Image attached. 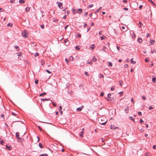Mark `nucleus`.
I'll return each instance as SVG.
<instances>
[{"label":"nucleus","mask_w":156,"mask_h":156,"mask_svg":"<svg viewBox=\"0 0 156 156\" xmlns=\"http://www.w3.org/2000/svg\"><path fill=\"white\" fill-rule=\"evenodd\" d=\"M99 122L102 125H105L107 121L106 120V118L104 117H99L98 119Z\"/></svg>","instance_id":"nucleus-1"},{"label":"nucleus","mask_w":156,"mask_h":156,"mask_svg":"<svg viewBox=\"0 0 156 156\" xmlns=\"http://www.w3.org/2000/svg\"><path fill=\"white\" fill-rule=\"evenodd\" d=\"M22 35L23 37H28L29 34L26 32V30H24L22 33Z\"/></svg>","instance_id":"nucleus-2"},{"label":"nucleus","mask_w":156,"mask_h":156,"mask_svg":"<svg viewBox=\"0 0 156 156\" xmlns=\"http://www.w3.org/2000/svg\"><path fill=\"white\" fill-rule=\"evenodd\" d=\"M129 106L128 105L127 106L126 108L124 110L126 114H127L128 113V111L129 110Z\"/></svg>","instance_id":"nucleus-3"},{"label":"nucleus","mask_w":156,"mask_h":156,"mask_svg":"<svg viewBox=\"0 0 156 156\" xmlns=\"http://www.w3.org/2000/svg\"><path fill=\"white\" fill-rule=\"evenodd\" d=\"M82 11L83 10L81 9H79L78 10H76V12L78 14H80L82 12Z\"/></svg>","instance_id":"nucleus-4"},{"label":"nucleus","mask_w":156,"mask_h":156,"mask_svg":"<svg viewBox=\"0 0 156 156\" xmlns=\"http://www.w3.org/2000/svg\"><path fill=\"white\" fill-rule=\"evenodd\" d=\"M83 107V106H81L80 107L77 108L76 109V111L78 112H80L81 111L82 109V108Z\"/></svg>","instance_id":"nucleus-5"},{"label":"nucleus","mask_w":156,"mask_h":156,"mask_svg":"<svg viewBox=\"0 0 156 156\" xmlns=\"http://www.w3.org/2000/svg\"><path fill=\"white\" fill-rule=\"evenodd\" d=\"M108 49L105 46H104L102 48V51H103L107 52Z\"/></svg>","instance_id":"nucleus-6"},{"label":"nucleus","mask_w":156,"mask_h":156,"mask_svg":"<svg viewBox=\"0 0 156 156\" xmlns=\"http://www.w3.org/2000/svg\"><path fill=\"white\" fill-rule=\"evenodd\" d=\"M16 137L18 139H20V137H19V133L16 132Z\"/></svg>","instance_id":"nucleus-7"},{"label":"nucleus","mask_w":156,"mask_h":156,"mask_svg":"<svg viewBox=\"0 0 156 156\" xmlns=\"http://www.w3.org/2000/svg\"><path fill=\"white\" fill-rule=\"evenodd\" d=\"M72 10L73 11V13L74 14H75L76 13H77L76 12V10H77V9H74L73 8L72 9Z\"/></svg>","instance_id":"nucleus-8"},{"label":"nucleus","mask_w":156,"mask_h":156,"mask_svg":"<svg viewBox=\"0 0 156 156\" xmlns=\"http://www.w3.org/2000/svg\"><path fill=\"white\" fill-rule=\"evenodd\" d=\"M62 5V4L61 2H58V6L60 8L62 9L61 7V6Z\"/></svg>","instance_id":"nucleus-9"},{"label":"nucleus","mask_w":156,"mask_h":156,"mask_svg":"<svg viewBox=\"0 0 156 156\" xmlns=\"http://www.w3.org/2000/svg\"><path fill=\"white\" fill-rule=\"evenodd\" d=\"M131 63L132 64H135L136 63V62L133 61V58H132L131 59Z\"/></svg>","instance_id":"nucleus-10"},{"label":"nucleus","mask_w":156,"mask_h":156,"mask_svg":"<svg viewBox=\"0 0 156 156\" xmlns=\"http://www.w3.org/2000/svg\"><path fill=\"white\" fill-rule=\"evenodd\" d=\"M143 41L141 38H138V42L139 43H141Z\"/></svg>","instance_id":"nucleus-11"},{"label":"nucleus","mask_w":156,"mask_h":156,"mask_svg":"<svg viewBox=\"0 0 156 156\" xmlns=\"http://www.w3.org/2000/svg\"><path fill=\"white\" fill-rule=\"evenodd\" d=\"M102 7H100L99 9H97L96 11V12L98 13L99 12V11L101 9Z\"/></svg>","instance_id":"nucleus-12"},{"label":"nucleus","mask_w":156,"mask_h":156,"mask_svg":"<svg viewBox=\"0 0 156 156\" xmlns=\"http://www.w3.org/2000/svg\"><path fill=\"white\" fill-rule=\"evenodd\" d=\"M156 81V78L155 77L152 78V81L154 83H155Z\"/></svg>","instance_id":"nucleus-13"},{"label":"nucleus","mask_w":156,"mask_h":156,"mask_svg":"<svg viewBox=\"0 0 156 156\" xmlns=\"http://www.w3.org/2000/svg\"><path fill=\"white\" fill-rule=\"evenodd\" d=\"M4 143V142L2 140H0V144H2V145H3V143Z\"/></svg>","instance_id":"nucleus-14"},{"label":"nucleus","mask_w":156,"mask_h":156,"mask_svg":"<svg viewBox=\"0 0 156 156\" xmlns=\"http://www.w3.org/2000/svg\"><path fill=\"white\" fill-rule=\"evenodd\" d=\"M19 2L20 3H24L25 1L23 0H20L19 1Z\"/></svg>","instance_id":"nucleus-15"},{"label":"nucleus","mask_w":156,"mask_h":156,"mask_svg":"<svg viewBox=\"0 0 156 156\" xmlns=\"http://www.w3.org/2000/svg\"><path fill=\"white\" fill-rule=\"evenodd\" d=\"M6 147L9 150H11L12 149V147H11V146H8L7 145H6Z\"/></svg>","instance_id":"nucleus-16"},{"label":"nucleus","mask_w":156,"mask_h":156,"mask_svg":"<svg viewBox=\"0 0 156 156\" xmlns=\"http://www.w3.org/2000/svg\"><path fill=\"white\" fill-rule=\"evenodd\" d=\"M154 41L151 40H150V43L151 44H153L154 43Z\"/></svg>","instance_id":"nucleus-17"},{"label":"nucleus","mask_w":156,"mask_h":156,"mask_svg":"<svg viewBox=\"0 0 156 156\" xmlns=\"http://www.w3.org/2000/svg\"><path fill=\"white\" fill-rule=\"evenodd\" d=\"M105 38L106 37L105 36H102L101 37V40L105 39Z\"/></svg>","instance_id":"nucleus-18"},{"label":"nucleus","mask_w":156,"mask_h":156,"mask_svg":"<svg viewBox=\"0 0 156 156\" xmlns=\"http://www.w3.org/2000/svg\"><path fill=\"white\" fill-rule=\"evenodd\" d=\"M46 93L45 92H44L42 94H41L40 95V96H44V95H46Z\"/></svg>","instance_id":"nucleus-19"},{"label":"nucleus","mask_w":156,"mask_h":156,"mask_svg":"<svg viewBox=\"0 0 156 156\" xmlns=\"http://www.w3.org/2000/svg\"><path fill=\"white\" fill-rule=\"evenodd\" d=\"M39 147L41 148H42L43 147V146L42 145V144H41L40 143H39Z\"/></svg>","instance_id":"nucleus-20"},{"label":"nucleus","mask_w":156,"mask_h":156,"mask_svg":"<svg viewBox=\"0 0 156 156\" xmlns=\"http://www.w3.org/2000/svg\"><path fill=\"white\" fill-rule=\"evenodd\" d=\"M39 156H48V155L46 154H41L39 155Z\"/></svg>","instance_id":"nucleus-21"},{"label":"nucleus","mask_w":156,"mask_h":156,"mask_svg":"<svg viewBox=\"0 0 156 156\" xmlns=\"http://www.w3.org/2000/svg\"><path fill=\"white\" fill-rule=\"evenodd\" d=\"M12 23H9L7 24V27H11L12 26Z\"/></svg>","instance_id":"nucleus-22"},{"label":"nucleus","mask_w":156,"mask_h":156,"mask_svg":"<svg viewBox=\"0 0 156 156\" xmlns=\"http://www.w3.org/2000/svg\"><path fill=\"white\" fill-rule=\"evenodd\" d=\"M76 49L77 50H79L80 48V46H76Z\"/></svg>","instance_id":"nucleus-23"},{"label":"nucleus","mask_w":156,"mask_h":156,"mask_svg":"<svg viewBox=\"0 0 156 156\" xmlns=\"http://www.w3.org/2000/svg\"><path fill=\"white\" fill-rule=\"evenodd\" d=\"M41 100L42 101H49V100H50V99H46V98H45V99H41Z\"/></svg>","instance_id":"nucleus-24"},{"label":"nucleus","mask_w":156,"mask_h":156,"mask_svg":"<svg viewBox=\"0 0 156 156\" xmlns=\"http://www.w3.org/2000/svg\"><path fill=\"white\" fill-rule=\"evenodd\" d=\"M108 63H109V66H110V67L112 66V63L111 62H109Z\"/></svg>","instance_id":"nucleus-25"},{"label":"nucleus","mask_w":156,"mask_h":156,"mask_svg":"<svg viewBox=\"0 0 156 156\" xmlns=\"http://www.w3.org/2000/svg\"><path fill=\"white\" fill-rule=\"evenodd\" d=\"M119 83L120 85L121 86H122V81L121 80H120L119 81Z\"/></svg>","instance_id":"nucleus-26"},{"label":"nucleus","mask_w":156,"mask_h":156,"mask_svg":"<svg viewBox=\"0 0 156 156\" xmlns=\"http://www.w3.org/2000/svg\"><path fill=\"white\" fill-rule=\"evenodd\" d=\"M140 24V26H139V27H141V26L143 25V24L141 22H139V25Z\"/></svg>","instance_id":"nucleus-27"},{"label":"nucleus","mask_w":156,"mask_h":156,"mask_svg":"<svg viewBox=\"0 0 156 156\" xmlns=\"http://www.w3.org/2000/svg\"><path fill=\"white\" fill-rule=\"evenodd\" d=\"M30 10V8L29 7H27L26 8V10L27 11V12H28Z\"/></svg>","instance_id":"nucleus-28"},{"label":"nucleus","mask_w":156,"mask_h":156,"mask_svg":"<svg viewBox=\"0 0 156 156\" xmlns=\"http://www.w3.org/2000/svg\"><path fill=\"white\" fill-rule=\"evenodd\" d=\"M69 60L73 61V57L72 56H70L69 57Z\"/></svg>","instance_id":"nucleus-29"},{"label":"nucleus","mask_w":156,"mask_h":156,"mask_svg":"<svg viewBox=\"0 0 156 156\" xmlns=\"http://www.w3.org/2000/svg\"><path fill=\"white\" fill-rule=\"evenodd\" d=\"M105 140V139L103 138H101L100 139V140L102 142H104Z\"/></svg>","instance_id":"nucleus-30"},{"label":"nucleus","mask_w":156,"mask_h":156,"mask_svg":"<svg viewBox=\"0 0 156 156\" xmlns=\"http://www.w3.org/2000/svg\"><path fill=\"white\" fill-rule=\"evenodd\" d=\"M99 77L100 78H103L104 77V76L102 74H100L99 75Z\"/></svg>","instance_id":"nucleus-31"},{"label":"nucleus","mask_w":156,"mask_h":156,"mask_svg":"<svg viewBox=\"0 0 156 156\" xmlns=\"http://www.w3.org/2000/svg\"><path fill=\"white\" fill-rule=\"evenodd\" d=\"M104 95V93L103 91H102L100 94V96L102 97Z\"/></svg>","instance_id":"nucleus-32"},{"label":"nucleus","mask_w":156,"mask_h":156,"mask_svg":"<svg viewBox=\"0 0 156 156\" xmlns=\"http://www.w3.org/2000/svg\"><path fill=\"white\" fill-rule=\"evenodd\" d=\"M129 117L130 118V119L132 120L133 121H135V119L134 118H133V117H132V116H130Z\"/></svg>","instance_id":"nucleus-33"},{"label":"nucleus","mask_w":156,"mask_h":156,"mask_svg":"<svg viewBox=\"0 0 156 156\" xmlns=\"http://www.w3.org/2000/svg\"><path fill=\"white\" fill-rule=\"evenodd\" d=\"M14 48H15V49H17V50H18V49L19 48V47H18V46H16V45H15V46H14Z\"/></svg>","instance_id":"nucleus-34"},{"label":"nucleus","mask_w":156,"mask_h":156,"mask_svg":"<svg viewBox=\"0 0 156 156\" xmlns=\"http://www.w3.org/2000/svg\"><path fill=\"white\" fill-rule=\"evenodd\" d=\"M52 104H53V106H56V103H55L54 102H52Z\"/></svg>","instance_id":"nucleus-35"},{"label":"nucleus","mask_w":156,"mask_h":156,"mask_svg":"<svg viewBox=\"0 0 156 156\" xmlns=\"http://www.w3.org/2000/svg\"><path fill=\"white\" fill-rule=\"evenodd\" d=\"M138 115L140 116H141L142 113H141V112H138Z\"/></svg>","instance_id":"nucleus-36"},{"label":"nucleus","mask_w":156,"mask_h":156,"mask_svg":"<svg viewBox=\"0 0 156 156\" xmlns=\"http://www.w3.org/2000/svg\"><path fill=\"white\" fill-rule=\"evenodd\" d=\"M93 6V5L92 4L88 6V8H91Z\"/></svg>","instance_id":"nucleus-37"},{"label":"nucleus","mask_w":156,"mask_h":156,"mask_svg":"<svg viewBox=\"0 0 156 156\" xmlns=\"http://www.w3.org/2000/svg\"><path fill=\"white\" fill-rule=\"evenodd\" d=\"M41 27L42 29H44V25L43 24L41 25Z\"/></svg>","instance_id":"nucleus-38"},{"label":"nucleus","mask_w":156,"mask_h":156,"mask_svg":"<svg viewBox=\"0 0 156 156\" xmlns=\"http://www.w3.org/2000/svg\"><path fill=\"white\" fill-rule=\"evenodd\" d=\"M111 94L110 93L108 94L107 95L108 97L109 98H111L110 97L111 96Z\"/></svg>","instance_id":"nucleus-39"},{"label":"nucleus","mask_w":156,"mask_h":156,"mask_svg":"<svg viewBox=\"0 0 156 156\" xmlns=\"http://www.w3.org/2000/svg\"><path fill=\"white\" fill-rule=\"evenodd\" d=\"M93 59L94 61H97V58L94 57H93Z\"/></svg>","instance_id":"nucleus-40"},{"label":"nucleus","mask_w":156,"mask_h":156,"mask_svg":"<svg viewBox=\"0 0 156 156\" xmlns=\"http://www.w3.org/2000/svg\"><path fill=\"white\" fill-rule=\"evenodd\" d=\"M114 89L115 87H114L113 86L111 88V90H114Z\"/></svg>","instance_id":"nucleus-41"},{"label":"nucleus","mask_w":156,"mask_h":156,"mask_svg":"<svg viewBox=\"0 0 156 156\" xmlns=\"http://www.w3.org/2000/svg\"><path fill=\"white\" fill-rule=\"evenodd\" d=\"M38 128L41 131H42V129L41 128V127L39 126L38 127Z\"/></svg>","instance_id":"nucleus-42"},{"label":"nucleus","mask_w":156,"mask_h":156,"mask_svg":"<svg viewBox=\"0 0 156 156\" xmlns=\"http://www.w3.org/2000/svg\"><path fill=\"white\" fill-rule=\"evenodd\" d=\"M46 71L48 73H51V72L50 71H49L48 70L46 69Z\"/></svg>","instance_id":"nucleus-43"},{"label":"nucleus","mask_w":156,"mask_h":156,"mask_svg":"<svg viewBox=\"0 0 156 156\" xmlns=\"http://www.w3.org/2000/svg\"><path fill=\"white\" fill-rule=\"evenodd\" d=\"M11 114L12 115L14 116H16V115L15 113L13 112L11 113Z\"/></svg>","instance_id":"nucleus-44"},{"label":"nucleus","mask_w":156,"mask_h":156,"mask_svg":"<svg viewBox=\"0 0 156 156\" xmlns=\"http://www.w3.org/2000/svg\"><path fill=\"white\" fill-rule=\"evenodd\" d=\"M83 129H84L83 128L82 129V131L81 132V134H83L84 133V130H83Z\"/></svg>","instance_id":"nucleus-45"},{"label":"nucleus","mask_w":156,"mask_h":156,"mask_svg":"<svg viewBox=\"0 0 156 156\" xmlns=\"http://www.w3.org/2000/svg\"><path fill=\"white\" fill-rule=\"evenodd\" d=\"M35 83H36V84H37L38 83V80H35Z\"/></svg>","instance_id":"nucleus-46"},{"label":"nucleus","mask_w":156,"mask_h":156,"mask_svg":"<svg viewBox=\"0 0 156 156\" xmlns=\"http://www.w3.org/2000/svg\"><path fill=\"white\" fill-rule=\"evenodd\" d=\"M149 109H153L154 108L153 107H151V106H150L149 108Z\"/></svg>","instance_id":"nucleus-47"},{"label":"nucleus","mask_w":156,"mask_h":156,"mask_svg":"<svg viewBox=\"0 0 156 156\" xmlns=\"http://www.w3.org/2000/svg\"><path fill=\"white\" fill-rule=\"evenodd\" d=\"M39 54L37 53H36L35 55V56L36 57L38 56Z\"/></svg>","instance_id":"nucleus-48"},{"label":"nucleus","mask_w":156,"mask_h":156,"mask_svg":"<svg viewBox=\"0 0 156 156\" xmlns=\"http://www.w3.org/2000/svg\"><path fill=\"white\" fill-rule=\"evenodd\" d=\"M117 48L118 51H119V49H120V47H119L118 46H117Z\"/></svg>","instance_id":"nucleus-49"},{"label":"nucleus","mask_w":156,"mask_h":156,"mask_svg":"<svg viewBox=\"0 0 156 156\" xmlns=\"http://www.w3.org/2000/svg\"><path fill=\"white\" fill-rule=\"evenodd\" d=\"M142 98L144 100H146V97H145V96H143L142 97Z\"/></svg>","instance_id":"nucleus-50"},{"label":"nucleus","mask_w":156,"mask_h":156,"mask_svg":"<svg viewBox=\"0 0 156 156\" xmlns=\"http://www.w3.org/2000/svg\"><path fill=\"white\" fill-rule=\"evenodd\" d=\"M143 6L142 5H140L139 7V8L140 9H141L142 8Z\"/></svg>","instance_id":"nucleus-51"},{"label":"nucleus","mask_w":156,"mask_h":156,"mask_svg":"<svg viewBox=\"0 0 156 156\" xmlns=\"http://www.w3.org/2000/svg\"><path fill=\"white\" fill-rule=\"evenodd\" d=\"M68 41V40L67 39H66L65 40L64 42L65 43H66Z\"/></svg>","instance_id":"nucleus-52"},{"label":"nucleus","mask_w":156,"mask_h":156,"mask_svg":"<svg viewBox=\"0 0 156 156\" xmlns=\"http://www.w3.org/2000/svg\"><path fill=\"white\" fill-rule=\"evenodd\" d=\"M84 74H85L87 76L88 75H87V74H88V73L86 71L84 73Z\"/></svg>","instance_id":"nucleus-53"},{"label":"nucleus","mask_w":156,"mask_h":156,"mask_svg":"<svg viewBox=\"0 0 156 156\" xmlns=\"http://www.w3.org/2000/svg\"><path fill=\"white\" fill-rule=\"evenodd\" d=\"M65 61H66L67 63V64H68V60L67 58H65Z\"/></svg>","instance_id":"nucleus-54"},{"label":"nucleus","mask_w":156,"mask_h":156,"mask_svg":"<svg viewBox=\"0 0 156 156\" xmlns=\"http://www.w3.org/2000/svg\"><path fill=\"white\" fill-rule=\"evenodd\" d=\"M131 101L132 102L134 103V102L133 101V98H132L131 100Z\"/></svg>","instance_id":"nucleus-55"},{"label":"nucleus","mask_w":156,"mask_h":156,"mask_svg":"<svg viewBox=\"0 0 156 156\" xmlns=\"http://www.w3.org/2000/svg\"><path fill=\"white\" fill-rule=\"evenodd\" d=\"M139 122L140 123H142L143 122V121L141 119H140V120Z\"/></svg>","instance_id":"nucleus-56"},{"label":"nucleus","mask_w":156,"mask_h":156,"mask_svg":"<svg viewBox=\"0 0 156 156\" xmlns=\"http://www.w3.org/2000/svg\"><path fill=\"white\" fill-rule=\"evenodd\" d=\"M82 134H80L79 135L80 137L82 138L83 137Z\"/></svg>","instance_id":"nucleus-57"},{"label":"nucleus","mask_w":156,"mask_h":156,"mask_svg":"<svg viewBox=\"0 0 156 156\" xmlns=\"http://www.w3.org/2000/svg\"><path fill=\"white\" fill-rule=\"evenodd\" d=\"M150 2H151L153 5H155L154 4V3L153 2V1L151 0H148Z\"/></svg>","instance_id":"nucleus-58"},{"label":"nucleus","mask_w":156,"mask_h":156,"mask_svg":"<svg viewBox=\"0 0 156 156\" xmlns=\"http://www.w3.org/2000/svg\"><path fill=\"white\" fill-rule=\"evenodd\" d=\"M69 26L68 25H66V26L65 27V30H66L67 28L68 27V26Z\"/></svg>","instance_id":"nucleus-59"},{"label":"nucleus","mask_w":156,"mask_h":156,"mask_svg":"<svg viewBox=\"0 0 156 156\" xmlns=\"http://www.w3.org/2000/svg\"><path fill=\"white\" fill-rule=\"evenodd\" d=\"M15 0H10V2L11 3H12L14 2L15 1Z\"/></svg>","instance_id":"nucleus-60"},{"label":"nucleus","mask_w":156,"mask_h":156,"mask_svg":"<svg viewBox=\"0 0 156 156\" xmlns=\"http://www.w3.org/2000/svg\"><path fill=\"white\" fill-rule=\"evenodd\" d=\"M150 34H147V37H150Z\"/></svg>","instance_id":"nucleus-61"},{"label":"nucleus","mask_w":156,"mask_h":156,"mask_svg":"<svg viewBox=\"0 0 156 156\" xmlns=\"http://www.w3.org/2000/svg\"><path fill=\"white\" fill-rule=\"evenodd\" d=\"M87 14H87V12H85L84 13V15L86 16H87Z\"/></svg>","instance_id":"nucleus-62"},{"label":"nucleus","mask_w":156,"mask_h":156,"mask_svg":"<svg viewBox=\"0 0 156 156\" xmlns=\"http://www.w3.org/2000/svg\"><path fill=\"white\" fill-rule=\"evenodd\" d=\"M153 148L155 149L156 147V146L155 145L153 146Z\"/></svg>","instance_id":"nucleus-63"},{"label":"nucleus","mask_w":156,"mask_h":156,"mask_svg":"<svg viewBox=\"0 0 156 156\" xmlns=\"http://www.w3.org/2000/svg\"><path fill=\"white\" fill-rule=\"evenodd\" d=\"M94 25V23H92L91 24L90 26H93Z\"/></svg>","instance_id":"nucleus-64"}]
</instances>
